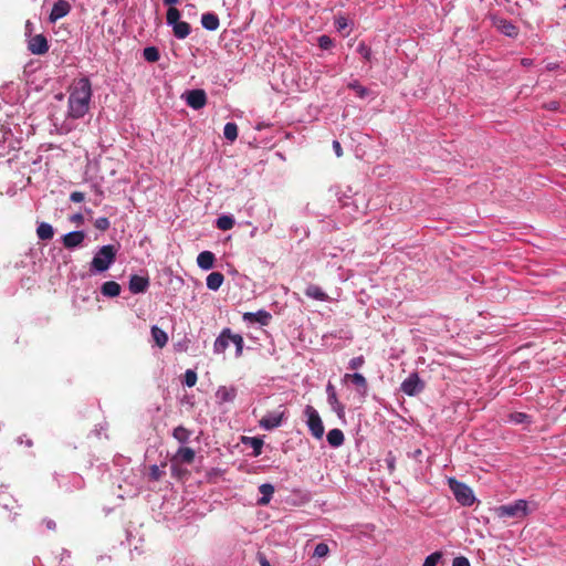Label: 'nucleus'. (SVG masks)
Returning a JSON list of instances; mask_svg holds the SVG:
<instances>
[{"label":"nucleus","instance_id":"1","mask_svg":"<svg viewBox=\"0 0 566 566\" xmlns=\"http://www.w3.org/2000/svg\"><path fill=\"white\" fill-rule=\"evenodd\" d=\"M67 117L80 119L90 111L92 84L87 77L74 81L69 87Z\"/></svg>","mask_w":566,"mask_h":566},{"label":"nucleus","instance_id":"2","mask_svg":"<svg viewBox=\"0 0 566 566\" xmlns=\"http://www.w3.org/2000/svg\"><path fill=\"white\" fill-rule=\"evenodd\" d=\"M232 343L235 347V357H241L243 354L244 340L240 334H234L230 328H224L216 338L213 350L216 354H223Z\"/></svg>","mask_w":566,"mask_h":566},{"label":"nucleus","instance_id":"3","mask_svg":"<svg viewBox=\"0 0 566 566\" xmlns=\"http://www.w3.org/2000/svg\"><path fill=\"white\" fill-rule=\"evenodd\" d=\"M117 250L114 245L107 244L103 245L94 255L91 266L96 272H104L109 269V266L116 260Z\"/></svg>","mask_w":566,"mask_h":566},{"label":"nucleus","instance_id":"4","mask_svg":"<svg viewBox=\"0 0 566 566\" xmlns=\"http://www.w3.org/2000/svg\"><path fill=\"white\" fill-rule=\"evenodd\" d=\"M448 485L452 491L457 502L461 505L471 506L475 502L473 491L467 484L458 481L455 478H449Z\"/></svg>","mask_w":566,"mask_h":566},{"label":"nucleus","instance_id":"5","mask_svg":"<svg viewBox=\"0 0 566 566\" xmlns=\"http://www.w3.org/2000/svg\"><path fill=\"white\" fill-rule=\"evenodd\" d=\"M495 514L499 517L522 518L528 514V505L525 500H517L513 503L497 506Z\"/></svg>","mask_w":566,"mask_h":566},{"label":"nucleus","instance_id":"6","mask_svg":"<svg viewBox=\"0 0 566 566\" xmlns=\"http://www.w3.org/2000/svg\"><path fill=\"white\" fill-rule=\"evenodd\" d=\"M304 412L307 417V426L311 433L317 439L322 438L324 434V426L316 409L308 405Z\"/></svg>","mask_w":566,"mask_h":566},{"label":"nucleus","instance_id":"7","mask_svg":"<svg viewBox=\"0 0 566 566\" xmlns=\"http://www.w3.org/2000/svg\"><path fill=\"white\" fill-rule=\"evenodd\" d=\"M284 418L285 409L280 407L277 410L263 416L259 421V426L265 430H273L282 424Z\"/></svg>","mask_w":566,"mask_h":566},{"label":"nucleus","instance_id":"8","mask_svg":"<svg viewBox=\"0 0 566 566\" xmlns=\"http://www.w3.org/2000/svg\"><path fill=\"white\" fill-rule=\"evenodd\" d=\"M424 388L423 381L417 373H411L401 384V391L408 396H415Z\"/></svg>","mask_w":566,"mask_h":566},{"label":"nucleus","instance_id":"9","mask_svg":"<svg viewBox=\"0 0 566 566\" xmlns=\"http://www.w3.org/2000/svg\"><path fill=\"white\" fill-rule=\"evenodd\" d=\"M182 97L187 105L193 109H201L207 104V94L201 88L187 91Z\"/></svg>","mask_w":566,"mask_h":566},{"label":"nucleus","instance_id":"10","mask_svg":"<svg viewBox=\"0 0 566 566\" xmlns=\"http://www.w3.org/2000/svg\"><path fill=\"white\" fill-rule=\"evenodd\" d=\"M49 43L43 34L32 36L28 42V50L32 54L43 55L49 51Z\"/></svg>","mask_w":566,"mask_h":566},{"label":"nucleus","instance_id":"11","mask_svg":"<svg viewBox=\"0 0 566 566\" xmlns=\"http://www.w3.org/2000/svg\"><path fill=\"white\" fill-rule=\"evenodd\" d=\"M71 4L66 0L56 1L49 15V21L55 23L57 20L66 17L71 12Z\"/></svg>","mask_w":566,"mask_h":566},{"label":"nucleus","instance_id":"12","mask_svg":"<svg viewBox=\"0 0 566 566\" xmlns=\"http://www.w3.org/2000/svg\"><path fill=\"white\" fill-rule=\"evenodd\" d=\"M148 286L149 279L147 276H140L137 274L130 275L128 287L133 294L145 293Z\"/></svg>","mask_w":566,"mask_h":566},{"label":"nucleus","instance_id":"13","mask_svg":"<svg viewBox=\"0 0 566 566\" xmlns=\"http://www.w3.org/2000/svg\"><path fill=\"white\" fill-rule=\"evenodd\" d=\"M494 25L500 32L510 38H515L518 34L517 27L506 19L495 18Z\"/></svg>","mask_w":566,"mask_h":566},{"label":"nucleus","instance_id":"14","mask_svg":"<svg viewBox=\"0 0 566 566\" xmlns=\"http://www.w3.org/2000/svg\"><path fill=\"white\" fill-rule=\"evenodd\" d=\"M84 239L85 233L83 231H72L62 237V242L66 249H74L80 247Z\"/></svg>","mask_w":566,"mask_h":566},{"label":"nucleus","instance_id":"15","mask_svg":"<svg viewBox=\"0 0 566 566\" xmlns=\"http://www.w3.org/2000/svg\"><path fill=\"white\" fill-rule=\"evenodd\" d=\"M271 318L272 315L264 310H260L255 313L248 312L243 314L244 321L250 323H259L263 326H266L270 323Z\"/></svg>","mask_w":566,"mask_h":566},{"label":"nucleus","instance_id":"16","mask_svg":"<svg viewBox=\"0 0 566 566\" xmlns=\"http://www.w3.org/2000/svg\"><path fill=\"white\" fill-rule=\"evenodd\" d=\"M344 381H352L356 386L358 392L361 396L367 395L368 384L366 378L361 374H345Z\"/></svg>","mask_w":566,"mask_h":566},{"label":"nucleus","instance_id":"17","mask_svg":"<svg viewBox=\"0 0 566 566\" xmlns=\"http://www.w3.org/2000/svg\"><path fill=\"white\" fill-rule=\"evenodd\" d=\"M326 392H327V400L328 403L332 406V408L338 413H344L345 407L338 401L335 387L332 385V382H328L326 386Z\"/></svg>","mask_w":566,"mask_h":566},{"label":"nucleus","instance_id":"18","mask_svg":"<svg viewBox=\"0 0 566 566\" xmlns=\"http://www.w3.org/2000/svg\"><path fill=\"white\" fill-rule=\"evenodd\" d=\"M214 254L210 251H202L197 258L198 266L202 270H210L214 264Z\"/></svg>","mask_w":566,"mask_h":566},{"label":"nucleus","instance_id":"19","mask_svg":"<svg viewBox=\"0 0 566 566\" xmlns=\"http://www.w3.org/2000/svg\"><path fill=\"white\" fill-rule=\"evenodd\" d=\"M216 396L220 402H231L237 397V389L234 387L221 386L217 390Z\"/></svg>","mask_w":566,"mask_h":566},{"label":"nucleus","instance_id":"20","mask_svg":"<svg viewBox=\"0 0 566 566\" xmlns=\"http://www.w3.org/2000/svg\"><path fill=\"white\" fill-rule=\"evenodd\" d=\"M305 295L310 298L317 300V301H328V295L318 286L315 284H310L305 289Z\"/></svg>","mask_w":566,"mask_h":566},{"label":"nucleus","instance_id":"21","mask_svg":"<svg viewBox=\"0 0 566 566\" xmlns=\"http://www.w3.org/2000/svg\"><path fill=\"white\" fill-rule=\"evenodd\" d=\"M201 24L209 31H216L219 28L220 22L217 14L208 12L202 14Z\"/></svg>","mask_w":566,"mask_h":566},{"label":"nucleus","instance_id":"22","mask_svg":"<svg viewBox=\"0 0 566 566\" xmlns=\"http://www.w3.org/2000/svg\"><path fill=\"white\" fill-rule=\"evenodd\" d=\"M120 285L115 281H107L103 283L101 293L107 297H116L120 293Z\"/></svg>","mask_w":566,"mask_h":566},{"label":"nucleus","instance_id":"23","mask_svg":"<svg viewBox=\"0 0 566 566\" xmlns=\"http://www.w3.org/2000/svg\"><path fill=\"white\" fill-rule=\"evenodd\" d=\"M242 442L245 446H250L252 448L251 457H259L262 451L263 447V440L256 437L250 438V437H243Z\"/></svg>","mask_w":566,"mask_h":566},{"label":"nucleus","instance_id":"24","mask_svg":"<svg viewBox=\"0 0 566 566\" xmlns=\"http://www.w3.org/2000/svg\"><path fill=\"white\" fill-rule=\"evenodd\" d=\"M259 491L262 496L258 500V504L262 506L269 504L274 493V486L270 483H264L260 485Z\"/></svg>","mask_w":566,"mask_h":566},{"label":"nucleus","instance_id":"25","mask_svg":"<svg viewBox=\"0 0 566 566\" xmlns=\"http://www.w3.org/2000/svg\"><path fill=\"white\" fill-rule=\"evenodd\" d=\"M224 276L221 272H211L207 276V287L211 291H217L222 285Z\"/></svg>","mask_w":566,"mask_h":566},{"label":"nucleus","instance_id":"26","mask_svg":"<svg viewBox=\"0 0 566 566\" xmlns=\"http://www.w3.org/2000/svg\"><path fill=\"white\" fill-rule=\"evenodd\" d=\"M36 235L40 240H51L54 235V229L50 223L41 222L36 228Z\"/></svg>","mask_w":566,"mask_h":566},{"label":"nucleus","instance_id":"27","mask_svg":"<svg viewBox=\"0 0 566 566\" xmlns=\"http://www.w3.org/2000/svg\"><path fill=\"white\" fill-rule=\"evenodd\" d=\"M151 337H153L154 342L156 343V345L158 347H160V348L166 346V344L168 343V335H167V333L164 332L158 326H153L151 327Z\"/></svg>","mask_w":566,"mask_h":566},{"label":"nucleus","instance_id":"28","mask_svg":"<svg viewBox=\"0 0 566 566\" xmlns=\"http://www.w3.org/2000/svg\"><path fill=\"white\" fill-rule=\"evenodd\" d=\"M174 34L178 39H185L189 35L191 28L188 22L179 21L172 25Z\"/></svg>","mask_w":566,"mask_h":566},{"label":"nucleus","instance_id":"29","mask_svg":"<svg viewBox=\"0 0 566 566\" xmlns=\"http://www.w3.org/2000/svg\"><path fill=\"white\" fill-rule=\"evenodd\" d=\"M327 441L332 447H339L344 442V433L340 429H332L327 433Z\"/></svg>","mask_w":566,"mask_h":566},{"label":"nucleus","instance_id":"30","mask_svg":"<svg viewBox=\"0 0 566 566\" xmlns=\"http://www.w3.org/2000/svg\"><path fill=\"white\" fill-rule=\"evenodd\" d=\"M167 462H161L160 465L153 464L149 467V479L153 481H158L165 474L164 469L166 468Z\"/></svg>","mask_w":566,"mask_h":566},{"label":"nucleus","instance_id":"31","mask_svg":"<svg viewBox=\"0 0 566 566\" xmlns=\"http://www.w3.org/2000/svg\"><path fill=\"white\" fill-rule=\"evenodd\" d=\"M223 135L228 140L234 142L238 137L237 124L235 123H227L223 128Z\"/></svg>","mask_w":566,"mask_h":566},{"label":"nucleus","instance_id":"32","mask_svg":"<svg viewBox=\"0 0 566 566\" xmlns=\"http://www.w3.org/2000/svg\"><path fill=\"white\" fill-rule=\"evenodd\" d=\"M234 226V219L230 216H222L217 219V227L220 230L227 231Z\"/></svg>","mask_w":566,"mask_h":566},{"label":"nucleus","instance_id":"33","mask_svg":"<svg viewBox=\"0 0 566 566\" xmlns=\"http://www.w3.org/2000/svg\"><path fill=\"white\" fill-rule=\"evenodd\" d=\"M143 55L146 61L151 63L157 62L160 57L159 51L155 46L145 48Z\"/></svg>","mask_w":566,"mask_h":566},{"label":"nucleus","instance_id":"34","mask_svg":"<svg viewBox=\"0 0 566 566\" xmlns=\"http://www.w3.org/2000/svg\"><path fill=\"white\" fill-rule=\"evenodd\" d=\"M172 434L176 440H178L181 443H185L190 437V431L188 429H186L185 427L179 426V427L175 428Z\"/></svg>","mask_w":566,"mask_h":566},{"label":"nucleus","instance_id":"35","mask_svg":"<svg viewBox=\"0 0 566 566\" xmlns=\"http://www.w3.org/2000/svg\"><path fill=\"white\" fill-rule=\"evenodd\" d=\"M195 450L187 447L179 448L175 460H193Z\"/></svg>","mask_w":566,"mask_h":566},{"label":"nucleus","instance_id":"36","mask_svg":"<svg viewBox=\"0 0 566 566\" xmlns=\"http://www.w3.org/2000/svg\"><path fill=\"white\" fill-rule=\"evenodd\" d=\"M329 554V547L325 543H318L313 552V558H324Z\"/></svg>","mask_w":566,"mask_h":566},{"label":"nucleus","instance_id":"37","mask_svg":"<svg viewBox=\"0 0 566 566\" xmlns=\"http://www.w3.org/2000/svg\"><path fill=\"white\" fill-rule=\"evenodd\" d=\"M180 12L178 9L170 7L167 11V23L174 25L179 22Z\"/></svg>","mask_w":566,"mask_h":566},{"label":"nucleus","instance_id":"38","mask_svg":"<svg viewBox=\"0 0 566 566\" xmlns=\"http://www.w3.org/2000/svg\"><path fill=\"white\" fill-rule=\"evenodd\" d=\"M357 52L364 57L366 62L371 61V49L364 42H360L357 46Z\"/></svg>","mask_w":566,"mask_h":566},{"label":"nucleus","instance_id":"39","mask_svg":"<svg viewBox=\"0 0 566 566\" xmlns=\"http://www.w3.org/2000/svg\"><path fill=\"white\" fill-rule=\"evenodd\" d=\"M442 558L441 552H434L426 557L422 566H437L438 562Z\"/></svg>","mask_w":566,"mask_h":566},{"label":"nucleus","instance_id":"40","mask_svg":"<svg viewBox=\"0 0 566 566\" xmlns=\"http://www.w3.org/2000/svg\"><path fill=\"white\" fill-rule=\"evenodd\" d=\"M317 43H318V46L322 49V50H328L333 46L334 42L332 40L331 36L328 35H321L317 40Z\"/></svg>","mask_w":566,"mask_h":566},{"label":"nucleus","instance_id":"41","mask_svg":"<svg viewBox=\"0 0 566 566\" xmlns=\"http://www.w3.org/2000/svg\"><path fill=\"white\" fill-rule=\"evenodd\" d=\"M184 382L187 387H193L197 382V374L193 370L188 369L185 373V381Z\"/></svg>","mask_w":566,"mask_h":566},{"label":"nucleus","instance_id":"42","mask_svg":"<svg viewBox=\"0 0 566 566\" xmlns=\"http://www.w3.org/2000/svg\"><path fill=\"white\" fill-rule=\"evenodd\" d=\"M94 226L101 231H106L109 229L111 222L106 217H101L95 220Z\"/></svg>","mask_w":566,"mask_h":566},{"label":"nucleus","instance_id":"43","mask_svg":"<svg viewBox=\"0 0 566 566\" xmlns=\"http://www.w3.org/2000/svg\"><path fill=\"white\" fill-rule=\"evenodd\" d=\"M349 88L354 90L359 97H365L368 94V90L364 86H361L357 81L354 83H349Z\"/></svg>","mask_w":566,"mask_h":566},{"label":"nucleus","instance_id":"44","mask_svg":"<svg viewBox=\"0 0 566 566\" xmlns=\"http://www.w3.org/2000/svg\"><path fill=\"white\" fill-rule=\"evenodd\" d=\"M528 416L524 412H514L510 415V420L514 423H523L528 420Z\"/></svg>","mask_w":566,"mask_h":566},{"label":"nucleus","instance_id":"45","mask_svg":"<svg viewBox=\"0 0 566 566\" xmlns=\"http://www.w3.org/2000/svg\"><path fill=\"white\" fill-rule=\"evenodd\" d=\"M365 364L364 356H357L349 360V368L356 370Z\"/></svg>","mask_w":566,"mask_h":566},{"label":"nucleus","instance_id":"46","mask_svg":"<svg viewBox=\"0 0 566 566\" xmlns=\"http://www.w3.org/2000/svg\"><path fill=\"white\" fill-rule=\"evenodd\" d=\"M452 566H471V565L467 557L458 556L453 559Z\"/></svg>","mask_w":566,"mask_h":566},{"label":"nucleus","instance_id":"47","mask_svg":"<svg viewBox=\"0 0 566 566\" xmlns=\"http://www.w3.org/2000/svg\"><path fill=\"white\" fill-rule=\"evenodd\" d=\"M70 199L73 202H82L85 199V195L81 191H73L70 196Z\"/></svg>","mask_w":566,"mask_h":566},{"label":"nucleus","instance_id":"48","mask_svg":"<svg viewBox=\"0 0 566 566\" xmlns=\"http://www.w3.org/2000/svg\"><path fill=\"white\" fill-rule=\"evenodd\" d=\"M335 25L337 28V30H344L347 28V19L344 18V17H338L336 20H335Z\"/></svg>","mask_w":566,"mask_h":566},{"label":"nucleus","instance_id":"49","mask_svg":"<svg viewBox=\"0 0 566 566\" xmlns=\"http://www.w3.org/2000/svg\"><path fill=\"white\" fill-rule=\"evenodd\" d=\"M333 148H334L335 154H336L337 157H342L343 156V149H342V146H340L339 142L334 140L333 142Z\"/></svg>","mask_w":566,"mask_h":566},{"label":"nucleus","instance_id":"50","mask_svg":"<svg viewBox=\"0 0 566 566\" xmlns=\"http://www.w3.org/2000/svg\"><path fill=\"white\" fill-rule=\"evenodd\" d=\"M70 220L76 224H81L84 222V217L82 213H75L70 218Z\"/></svg>","mask_w":566,"mask_h":566},{"label":"nucleus","instance_id":"51","mask_svg":"<svg viewBox=\"0 0 566 566\" xmlns=\"http://www.w3.org/2000/svg\"><path fill=\"white\" fill-rule=\"evenodd\" d=\"M179 463L180 462H172V465H171V471H172V474L177 475L178 478H181V469L179 467Z\"/></svg>","mask_w":566,"mask_h":566},{"label":"nucleus","instance_id":"52","mask_svg":"<svg viewBox=\"0 0 566 566\" xmlns=\"http://www.w3.org/2000/svg\"><path fill=\"white\" fill-rule=\"evenodd\" d=\"M179 1L180 0H164V3L166 6H170L171 7V6L176 4V3H178Z\"/></svg>","mask_w":566,"mask_h":566},{"label":"nucleus","instance_id":"53","mask_svg":"<svg viewBox=\"0 0 566 566\" xmlns=\"http://www.w3.org/2000/svg\"><path fill=\"white\" fill-rule=\"evenodd\" d=\"M548 108L552 109V111H555L558 108V103L557 102H551L548 104Z\"/></svg>","mask_w":566,"mask_h":566},{"label":"nucleus","instance_id":"54","mask_svg":"<svg viewBox=\"0 0 566 566\" xmlns=\"http://www.w3.org/2000/svg\"><path fill=\"white\" fill-rule=\"evenodd\" d=\"M260 564L261 566H271L270 562L265 557L260 559Z\"/></svg>","mask_w":566,"mask_h":566},{"label":"nucleus","instance_id":"55","mask_svg":"<svg viewBox=\"0 0 566 566\" xmlns=\"http://www.w3.org/2000/svg\"><path fill=\"white\" fill-rule=\"evenodd\" d=\"M25 30H27V32H31L32 31V23L29 20L25 23Z\"/></svg>","mask_w":566,"mask_h":566},{"label":"nucleus","instance_id":"56","mask_svg":"<svg viewBox=\"0 0 566 566\" xmlns=\"http://www.w3.org/2000/svg\"><path fill=\"white\" fill-rule=\"evenodd\" d=\"M387 464H388V469H389L390 471H392V470H394V462H392V461H389V462H387Z\"/></svg>","mask_w":566,"mask_h":566},{"label":"nucleus","instance_id":"57","mask_svg":"<svg viewBox=\"0 0 566 566\" xmlns=\"http://www.w3.org/2000/svg\"><path fill=\"white\" fill-rule=\"evenodd\" d=\"M420 454H421V450H420V449H417V450L415 451V453H413V457H418V455H420Z\"/></svg>","mask_w":566,"mask_h":566},{"label":"nucleus","instance_id":"58","mask_svg":"<svg viewBox=\"0 0 566 566\" xmlns=\"http://www.w3.org/2000/svg\"><path fill=\"white\" fill-rule=\"evenodd\" d=\"M522 62H523L524 65L528 64L527 60H523Z\"/></svg>","mask_w":566,"mask_h":566}]
</instances>
